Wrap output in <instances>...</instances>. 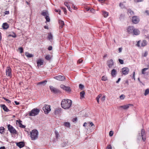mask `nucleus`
<instances>
[{"label": "nucleus", "mask_w": 149, "mask_h": 149, "mask_svg": "<svg viewBox=\"0 0 149 149\" xmlns=\"http://www.w3.org/2000/svg\"><path fill=\"white\" fill-rule=\"evenodd\" d=\"M72 101L69 99H63L61 103V107L62 108L66 109H69L72 104Z\"/></svg>", "instance_id": "nucleus-1"}, {"label": "nucleus", "mask_w": 149, "mask_h": 149, "mask_svg": "<svg viewBox=\"0 0 149 149\" xmlns=\"http://www.w3.org/2000/svg\"><path fill=\"white\" fill-rule=\"evenodd\" d=\"M30 136L32 140H34L37 139L38 138V132L36 130H32L30 133Z\"/></svg>", "instance_id": "nucleus-2"}, {"label": "nucleus", "mask_w": 149, "mask_h": 149, "mask_svg": "<svg viewBox=\"0 0 149 149\" xmlns=\"http://www.w3.org/2000/svg\"><path fill=\"white\" fill-rule=\"evenodd\" d=\"M7 128L8 130L10 132L11 134L13 135H15L17 134V131L10 124L7 125Z\"/></svg>", "instance_id": "nucleus-3"}, {"label": "nucleus", "mask_w": 149, "mask_h": 149, "mask_svg": "<svg viewBox=\"0 0 149 149\" xmlns=\"http://www.w3.org/2000/svg\"><path fill=\"white\" fill-rule=\"evenodd\" d=\"M51 92L55 94L61 93V91L58 89L52 86H49Z\"/></svg>", "instance_id": "nucleus-4"}, {"label": "nucleus", "mask_w": 149, "mask_h": 149, "mask_svg": "<svg viewBox=\"0 0 149 149\" xmlns=\"http://www.w3.org/2000/svg\"><path fill=\"white\" fill-rule=\"evenodd\" d=\"M40 111L39 109H32L29 113V116H35L37 115Z\"/></svg>", "instance_id": "nucleus-5"}, {"label": "nucleus", "mask_w": 149, "mask_h": 149, "mask_svg": "<svg viewBox=\"0 0 149 149\" xmlns=\"http://www.w3.org/2000/svg\"><path fill=\"white\" fill-rule=\"evenodd\" d=\"M139 135L141 136L142 140L144 141H145L146 139V135L145 130L143 129L141 130V133H139Z\"/></svg>", "instance_id": "nucleus-6"}, {"label": "nucleus", "mask_w": 149, "mask_h": 149, "mask_svg": "<svg viewBox=\"0 0 149 149\" xmlns=\"http://www.w3.org/2000/svg\"><path fill=\"white\" fill-rule=\"evenodd\" d=\"M42 109L45 113L48 114L51 110L50 106L49 105L45 104L43 107Z\"/></svg>", "instance_id": "nucleus-7"}, {"label": "nucleus", "mask_w": 149, "mask_h": 149, "mask_svg": "<svg viewBox=\"0 0 149 149\" xmlns=\"http://www.w3.org/2000/svg\"><path fill=\"white\" fill-rule=\"evenodd\" d=\"M6 75L10 77H12L11 69L9 67H8L6 70Z\"/></svg>", "instance_id": "nucleus-8"}, {"label": "nucleus", "mask_w": 149, "mask_h": 149, "mask_svg": "<svg viewBox=\"0 0 149 149\" xmlns=\"http://www.w3.org/2000/svg\"><path fill=\"white\" fill-rule=\"evenodd\" d=\"M132 22L134 24H138L139 22V19L137 16H134L132 17Z\"/></svg>", "instance_id": "nucleus-9"}, {"label": "nucleus", "mask_w": 149, "mask_h": 149, "mask_svg": "<svg viewBox=\"0 0 149 149\" xmlns=\"http://www.w3.org/2000/svg\"><path fill=\"white\" fill-rule=\"evenodd\" d=\"M54 78L59 81H64L65 80V76L58 75L55 77Z\"/></svg>", "instance_id": "nucleus-10"}, {"label": "nucleus", "mask_w": 149, "mask_h": 149, "mask_svg": "<svg viewBox=\"0 0 149 149\" xmlns=\"http://www.w3.org/2000/svg\"><path fill=\"white\" fill-rule=\"evenodd\" d=\"M60 87L63 90H65L68 92H70L71 91L70 88L69 86H66L63 85H60Z\"/></svg>", "instance_id": "nucleus-11"}, {"label": "nucleus", "mask_w": 149, "mask_h": 149, "mask_svg": "<svg viewBox=\"0 0 149 149\" xmlns=\"http://www.w3.org/2000/svg\"><path fill=\"white\" fill-rule=\"evenodd\" d=\"M123 73L124 75L127 74L129 71V69L127 67L123 68L122 70Z\"/></svg>", "instance_id": "nucleus-12"}, {"label": "nucleus", "mask_w": 149, "mask_h": 149, "mask_svg": "<svg viewBox=\"0 0 149 149\" xmlns=\"http://www.w3.org/2000/svg\"><path fill=\"white\" fill-rule=\"evenodd\" d=\"M62 109L61 108H57L55 109L54 112V114L56 115L60 114L61 112Z\"/></svg>", "instance_id": "nucleus-13"}, {"label": "nucleus", "mask_w": 149, "mask_h": 149, "mask_svg": "<svg viewBox=\"0 0 149 149\" xmlns=\"http://www.w3.org/2000/svg\"><path fill=\"white\" fill-rule=\"evenodd\" d=\"M133 105L132 104H128L126 105L120 106L119 107L120 108H122L124 109H128L130 106H133Z\"/></svg>", "instance_id": "nucleus-14"}, {"label": "nucleus", "mask_w": 149, "mask_h": 149, "mask_svg": "<svg viewBox=\"0 0 149 149\" xmlns=\"http://www.w3.org/2000/svg\"><path fill=\"white\" fill-rule=\"evenodd\" d=\"M134 27L133 26H129L127 29V31L129 33H133Z\"/></svg>", "instance_id": "nucleus-15"}, {"label": "nucleus", "mask_w": 149, "mask_h": 149, "mask_svg": "<svg viewBox=\"0 0 149 149\" xmlns=\"http://www.w3.org/2000/svg\"><path fill=\"white\" fill-rule=\"evenodd\" d=\"M1 107L2 108L4 111L6 112H8L10 111L6 106L5 104H1Z\"/></svg>", "instance_id": "nucleus-16"}, {"label": "nucleus", "mask_w": 149, "mask_h": 149, "mask_svg": "<svg viewBox=\"0 0 149 149\" xmlns=\"http://www.w3.org/2000/svg\"><path fill=\"white\" fill-rule=\"evenodd\" d=\"M16 145L19 148H22L24 146V142L21 141L17 143Z\"/></svg>", "instance_id": "nucleus-17"}, {"label": "nucleus", "mask_w": 149, "mask_h": 149, "mask_svg": "<svg viewBox=\"0 0 149 149\" xmlns=\"http://www.w3.org/2000/svg\"><path fill=\"white\" fill-rule=\"evenodd\" d=\"M47 82V80H45L43 81H42L39 82H38L37 83V85H41V86H45Z\"/></svg>", "instance_id": "nucleus-18"}, {"label": "nucleus", "mask_w": 149, "mask_h": 149, "mask_svg": "<svg viewBox=\"0 0 149 149\" xmlns=\"http://www.w3.org/2000/svg\"><path fill=\"white\" fill-rule=\"evenodd\" d=\"M9 27L8 24L6 22L3 23L2 25V27L3 29H7L9 28Z\"/></svg>", "instance_id": "nucleus-19"}, {"label": "nucleus", "mask_w": 149, "mask_h": 149, "mask_svg": "<svg viewBox=\"0 0 149 149\" xmlns=\"http://www.w3.org/2000/svg\"><path fill=\"white\" fill-rule=\"evenodd\" d=\"M140 31L137 29H134L133 32V35H138L140 34Z\"/></svg>", "instance_id": "nucleus-20"}, {"label": "nucleus", "mask_w": 149, "mask_h": 149, "mask_svg": "<svg viewBox=\"0 0 149 149\" xmlns=\"http://www.w3.org/2000/svg\"><path fill=\"white\" fill-rule=\"evenodd\" d=\"M43 61H44L42 59H39L38 60L37 62L38 65H43Z\"/></svg>", "instance_id": "nucleus-21"}, {"label": "nucleus", "mask_w": 149, "mask_h": 149, "mask_svg": "<svg viewBox=\"0 0 149 149\" xmlns=\"http://www.w3.org/2000/svg\"><path fill=\"white\" fill-rule=\"evenodd\" d=\"M64 5L67 7L69 10L71 12H72L71 11V9L70 8V6L69 4V3L67 2H65L64 3Z\"/></svg>", "instance_id": "nucleus-22"}, {"label": "nucleus", "mask_w": 149, "mask_h": 149, "mask_svg": "<svg viewBox=\"0 0 149 149\" xmlns=\"http://www.w3.org/2000/svg\"><path fill=\"white\" fill-rule=\"evenodd\" d=\"M116 71L115 69H113L112 70L111 74L113 77H115L116 76Z\"/></svg>", "instance_id": "nucleus-23"}, {"label": "nucleus", "mask_w": 149, "mask_h": 149, "mask_svg": "<svg viewBox=\"0 0 149 149\" xmlns=\"http://www.w3.org/2000/svg\"><path fill=\"white\" fill-rule=\"evenodd\" d=\"M85 93L84 91H82L80 93V98L82 99L84 97Z\"/></svg>", "instance_id": "nucleus-24"}, {"label": "nucleus", "mask_w": 149, "mask_h": 149, "mask_svg": "<svg viewBox=\"0 0 149 149\" xmlns=\"http://www.w3.org/2000/svg\"><path fill=\"white\" fill-rule=\"evenodd\" d=\"M25 55L28 57V58H31L33 56V55L31 54H29L28 52H26L25 53Z\"/></svg>", "instance_id": "nucleus-25"}, {"label": "nucleus", "mask_w": 149, "mask_h": 149, "mask_svg": "<svg viewBox=\"0 0 149 149\" xmlns=\"http://www.w3.org/2000/svg\"><path fill=\"white\" fill-rule=\"evenodd\" d=\"M114 65L112 59H111L108 61L107 65Z\"/></svg>", "instance_id": "nucleus-26"}, {"label": "nucleus", "mask_w": 149, "mask_h": 149, "mask_svg": "<svg viewBox=\"0 0 149 149\" xmlns=\"http://www.w3.org/2000/svg\"><path fill=\"white\" fill-rule=\"evenodd\" d=\"M5 129L3 127H0V133L1 134H3L5 132Z\"/></svg>", "instance_id": "nucleus-27"}, {"label": "nucleus", "mask_w": 149, "mask_h": 149, "mask_svg": "<svg viewBox=\"0 0 149 149\" xmlns=\"http://www.w3.org/2000/svg\"><path fill=\"white\" fill-rule=\"evenodd\" d=\"M53 37V36L52 35L51 33H48L47 38L49 40H52Z\"/></svg>", "instance_id": "nucleus-28"}, {"label": "nucleus", "mask_w": 149, "mask_h": 149, "mask_svg": "<svg viewBox=\"0 0 149 149\" xmlns=\"http://www.w3.org/2000/svg\"><path fill=\"white\" fill-rule=\"evenodd\" d=\"M59 23L60 25V27L62 28L64 25V22L61 20H59Z\"/></svg>", "instance_id": "nucleus-29"}, {"label": "nucleus", "mask_w": 149, "mask_h": 149, "mask_svg": "<svg viewBox=\"0 0 149 149\" xmlns=\"http://www.w3.org/2000/svg\"><path fill=\"white\" fill-rule=\"evenodd\" d=\"M103 15L104 17H107L109 15V13L106 11H103Z\"/></svg>", "instance_id": "nucleus-30"}, {"label": "nucleus", "mask_w": 149, "mask_h": 149, "mask_svg": "<svg viewBox=\"0 0 149 149\" xmlns=\"http://www.w3.org/2000/svg\"><path fill=\"white\" fill-rule=\"evenodd\" d=\"M41 14L45 17L46 15H49L47 11H42L41 13Z\"/></svg>", "instance_id": "nucleus-31"}, {"label": "nucleus", "mask_w": 149, "mask_h": 149, "mask_svg": "<svg viewBox=\"0 0 149 149\" xmlns=\"http://www.w3.org/2000/svg\"><path fill=\"white\" fill-rule=\"evenodd\" d=\"M52 58V56H51L49 55H47L45 57V58L48 61H50Z\"/></svg>", "instance_id": "nucleus-32"}, {"label": "nucleus", "mask_w": 149, "mask_h": 149, "mask_svg": "<svg viewBox=\"0 0 149 149\" xmlns=\"http://www.w3.org/2000/svg\"><path fill=\"white\" fill-rule=\"evenodd\" d=\"M147 45L146 41L145 40H143L142 42L141 43V46L142 47H144Z\"/></svg>", "instance_id": "nucleus-33"}, {"label": "nucleus", "mask_w": 149, "mask_h": 149, "mask_svg": "<svg viewBox=\"0 0 149 149\" xmlns=\"http://www.w3.org/2000/svg\"><path fill=\"white\" fill-rule=\"evenodd\" d=\"M149 93V89L147 88L146 90L144 93V95L145 96L147 95Z\"/></svg>", "instance_id": "nucleus-34"}, {"label": "nucleus", "mask_w": 149, "mask_h": 149, "mask_svg": "<svg viewBox=\"0 0 149 149\" xmlns=\"http://www.w3.org/2000/svg\"><path fill=\"white\" fill-rule=\"evenodd\" d=\"M55 133L56 138L57 139H58V138L59 137V135L58 132L56 131H55Z\"/></svg>", "instance_id": "nucleus-35"}, {"label": "nucleus", "mask_w": 149, "mask_h": 149, "mask_svg": "<svg viewBox=\"0 0 149 149\" xmlns=\"http://www.w3.org/2000/svg\"><path fill=\"white\" fill-rule=\"evenodd\" d=\"M127 10L128 12L131 15L134 14V12L130 9H128Z\"/></svg>", "instance_id": "nucleus-36"}, {"label": "nucleus", "mask_w": 149, "mask_h": 149, "mask_svg": "<svg viewBox=\"0 0 149 149\" xmlns=\"http://www.w3.org/2000/svg\"><path fill=\"white\" fill-rule=\"evenodd\" d=\"M49 15H46L45 17L46 21L47 22H49L50 21V19L48 16Z\"/></svg>", "instance_id": "nucleus-37"}, {"label": "nucleus", "mask_w": 149, "mask_h": 149, "mask_svg": "<svg viewBox=\"0 0 149 149\" xmlns=\"http://www.w3.org/2000/svg\"><path fill=\"white\" fill-rule=\"evenodd\" d=\"M64 125L65 126L69 127L70 126V123L68 122H65L64 123Z\"/></svg>", "instance_id": "nucleus-38"}, {"label": "nucleus", "mask_w": 149, "mask_h": 149, "mask_svg": "<svg viewBox=\"0 0 149 149\" xmlns=\"http://www.w3.org/2000/svg\"><path fill=\"white\" fill-rule=\"evenodd\" d=\"M119 6L122 8H125V6L122 3H119Z\"/></svg>", "instance_id": "nucleus-39"}, {"label": "nucleus", "mask_w": 149, "mask_h": 149, "mask_svg": "<svg viewBox=\"0 0 149 149\" xmlns=\"http://www.w3.org/2000/svg\"><path fill=\"white\" fill-rule=\"evenodd\" d=\"M61 8L63 9V10L64 13L65 15L67 14V10L66 9V8L64 7H61Z\"/></svg>", "instance_id": "nucleus-40"}, {"label": "nucleus", "mask_w": 149, "mask_h": 149, "mask_svg": "<svg viewBox=\"0 0 149 149\" xmlns=\"http://www.w3.org/2000/svg\"><path fill=\"white\" fill-rule=\"evenodd\" d=\"M148 69V68H145L143 69L142 70V74H145V73L144 72L145 71H146V70Z\"/></svg>", "instance_id": "nucleus-41"}, {"label": "nucleus", "mask_w": 149, "mask_h": 149, "mask_svg": "<svg viewBox=\"0 0 149 149\" xmlns=\"http://www.w3.org/2000/svg\"><path fill=\"white\" fill-rule=\"evenodd\" d=\"M18 49L20 50V52L21 53H22L23 52V49L22 47H20Z\"/></svg>", "instance_id": "nucleus-42"}, {"label": "nucleus", "mask_w": 149, "mask_h": 149, "mask_svg": "<svg viewBox=\"0 0 149 149\" xmlns=\"http://www.w3.org/2000/svg\"><path fill=\"white\" fill-rule=\"evenodd\" d=\"M102 81H105L107 80V78L105 76H103L102 78Z\"/></svg>", "instance_id": "nucleus-43"}, {"label": "nucleus", "mask_w": 149, "mask_h": 149, "mask_svg": "<svg viewBox=\"0 0 149 149\" xmlns=\"http://www.w3.org/2000/svg\"><path fill=\"white\" fill-rule=\"evenodd\" d=\"M79 87L80 89L82 90L84 88V86L83 85L80 84L79 85Z\"/></svg>", "instance_id": "nucleus-44"}, {"label": "nucleus", "mask_w": 149, "mask_h": 149, "mask_svg": "<svg viewBox=\"0 0 149 149\" xmlns=\"http://www.w3.org/2000/svg\"><path fill=\"white\" fill-rule=\"evenodd\" d=\"M118 61L120 63V64H123L124 63L123 61V60H122L120 59H118Z\"/></svg>", "instance_id": "nucleus-45"}, {"label": "nucleus", "mask_w": 149, "mask_h": 149, "mask_svg": "<svg viewBox=\"0 0 149 149\" xmlns=\"http://www.w3.org/2000/svg\"><path fill=\"white\" fill-rule=\"evenodd\" d=\"M3 98L8 103H10V102H11L10 100H9L7 99L6 98H5V97H3Z\"/></svg>", "instance_id": "nucleus-46"}, {"label": "nucleus", "mask_w": 149, "mask_h": 149, "mask_svg": "<svg viewBox=\"0 0 149 149\" xmlns=\"http://www.w3.org/2000/svg\"><path fill=\"white\" fill-rule=\"evenodd\" d=\"M90 11L91 13H94L95 11V10L93 8H91V9H90Z\"/></svg>", "instance_id": "nucleus-47"}, {"label": "nucleus", "mask_w": 149, "mask_h": 149, "mask_svg": "<svg viewBox=\"0 0 149 149\" xmlns=\"http://www.w3.org/2000/svg\"><path fill=\"white\" fill-rule=\"evenodd\" d=\"M125 97V96L123 94L121 95L120 97V98L121 99H123Z\"/></svg>", "instance_id": "nucleus-48"}, {"label": "nucleus", "mask_w": 149, "mask_h": 149, "mask_svg": "<svg viewBox=\"0 0 149 149\" xmlns=\"http://www.w3.org/2000/svg\"><path fill=\"white\" fill-rule=\"evenodd\" d=\"M113 132L112 131H111L109 132V135L110 136H111L113 135Z\"/></svg>", "instance_id": "nucleus-49"}, {"label": "nucleus", "mask_w": 149, "mask_h": 149, "mask_svg": "<svg viewBox=\"0 0 149 149\" xmlns=\"http://www.w3.org/2000/svg\"><path fill=\"white\" fill-rule=\"evenodd\" d=\"M83 61V60L81 59H79L77 61V64H79L81 63H82Z\"/></svg>", "instance_id": "nucleus-50"}, {"label": "nucleus", "mask_w": 149, "mask_h": 149, "mask_svg": "<svg viewBox=\"0 0 149 149\" xmlns=\"http://www.w3.org/2000/svg\"><path fill=\"white\" fill-rule=\"evenodd\" d=\"M89 123L90 125H89V127H92L93 126H94V127L95 126L94 125V124L92 122H89Z\"/></svg>", "instance_id": "nucleus-51"}, {"label": "nucleus", "mask_w": 149, "mask_h": 149, "mask_svg": "<svg viewBox=\"0 0 149 149\" xmlns=\"http://www.w3.org/2000/svg\"><path fill=\"white\" fill-rule=\"evenodd\" d=\"M105 96H103L101 98V100H102V101H104L105 100Z\"/></svg>", "instance_id": "nucleus-52"}, {"label": "nucleus", "mask_w": 149, "mask_h": 149, "mask_svg": "<svg viewBox=\"0 0 149 149\" xmlns=\"http://www.w3.org/2000/svg\"><path fill=\"white\" fill-rule=\"evenodd\" d=\"M17 122H18L19 125H20V124H22V121L19 120H17Z\"/></svg>", "instance_id": "nucleus-53"}, {"label": "nucleus", "mask_w": 149, "mask_h": 149, "mask_svg": "<svg viewBox=\"0 0 149 149\" xmlns=\"http://www.w3.org/2000/svg\"><path fill=\"white\" fill-rule=\"evenodd\" d=\"M143 0H134V1L136 3H138L142 1Z\"/></svg>", "instance_id": "nucleus-54"}, {"label": "nucleus", "mask_w": 149, "mask_h": 149, "mask_svg": "<svg viewBox=\"0 0 149 149\" xmlns=\"http://www.w3.org/2000/svg\"><path fill=\"white\" fill-rule=\"evenodd\" d=\"M19 127H20L24 128H25V127H26L25 126L23 125L22 124V123L20 125H19Z\"/></svg>", "instance_id": "nucleus-55"}, {"label": "nucleus", "mask_w": 149, "mask_h": 149, "mask_svg": "<svg viewBox=\"0 0 149 149\" xmlns=\"http://www.w3.org/2000/svg\"><path fill=\"white\" fill-rule=\"evenodd\" d=\"M106 149H111V145H109L107 147Z\"/></svg>", "instance_id": "nucleus-56"}, {"label": "nucleus", "mask_w": 149, "mask_h": 149, "mask_svg": "<svg viewBox=\"0 0 149 149\" xmlns=\"http://www.w3.org/2000/svg\"><path fill=\"white\" fill-rule=\"evenodd\" d=\"M52 49V47L51 46H49L48 48V49L49 50H51Z\"/></svg>", "instance_id": "nucleus-57"}, {"label": "nucleus", "mask_w": 149, "mask_h": 149, "mask_svg": "<svg viewBox=\"0 0 149 149\" xmlns=\"http://www.w3.org/2000/svg\"><path fill=\"white\" fill-rule=\"evenodd\" d=\"M148 55V52L147 51H146L144 54L143 56L144 57H146Z\"/></svg>", "instance_id": "nucleus-58"}, {"label": "nucleus", "mask_w": 149, "mask_h": 149, "mask_svg": "<svg viewBox=\"0 0 149 149\" xmlns=\"http://www.w3.org/2000/svg\"><path fill=\"white\" fill-rule=\"evenodd\" d=\"M14 35H9V36H12L13 38H15L16 37V35L15 34V33H14Z\"/></svg>", "instance_id": "nucleus-59"}, {"label": "nucleus", "mask_w": 149, "mask_h": 149, "mask_svg": "<svg viewBox=\"0 0 149 149\" xmlns=\"http://www.w3.org/2000/svg\"><path fill=\"white\" fill-rule=\"evenodd\" d=\"M140 42V41H139L136 44V46L138 47H140V43H139V42Z\"/></svg>", "instance_id": "nucleus-60"}, {"label": "nucleus", "mask_w": 149, "mask_h": 149, "mask_svg": "<svg viewBox=\"0 0 149 149\" xmlns=\"http://www.w3.org/2000/svg\"><path fill=\"white\" fill-rule=\"evenodd\" d=\"M133 78L134 79V80L135 79V72H133Z\"/></svg>", "instance_id": "nucleus-61"}, {"label": "nucleus", "mask_w": 149, "mask_h": 149, "mask_svg": "<svg viewBox=\"0 0 149 149\" xmlns=\"http://www.w3.org/2000/svg\"><path fill=\"white\" fill-rule=\"evenodd\" d=\"M102 95L101 94H99L96 97V98L100 99Z\"/></svg>", "instance_id": "nucleus-62"}, {"label": "nucleus", "mask_w": 149, "mask_h": 149, "mask_svg": "<svg viewBox=\"0 0 149 149\" xmlns=\"http://www.w3.org/2000/svg\"><path fill=\"white\" fill-rule=\"evenodd\" d=\"M9 11H6L4 12V13L5 15L9 14Z\"/></svg>", "instance_id": "nucleus-63"}, {"label": "nucleus", "mask_w": 149, "mask_h": 149, "mask_svg": "<svg viewBox=\"0 0 149 149\" xmlns=\"http://www.w3.org/2000/svg\"><path fill=\"white\" fill-rule=\"evenodd\" d=\"M77 118H74L73 119H72V121L73 122H74V121H77Z\"/></svg>", "instance_id": "nucleus-64"}]
</instances>
